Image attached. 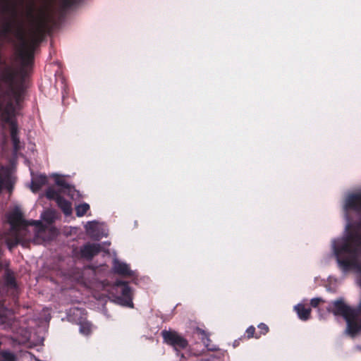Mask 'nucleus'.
<instances>
[{"label": "nucleus", "instance_id": "nucleus-1", "mask_svg": "<svg viewBox=\"0 0 361 361\" xmlns=\"http://www.w3.org/2000/svg\"><path fill=\"white\" fill-rule=\"evenodd\" d=\"M1 11L10 14L11 18L4 19L1 33L4 36L13 33L18 41L17 50L22 66L16 68L6 61H0V111L8 104L18 106L23 102L26 90V68L32 66L35 49L45 37L48 29L47 22L44 17L36 18L33 3L27 11V17L33 26L29 38L26 37L23 20L18 18L16 6L6 4Z\"/></svg>", "mask_w": 361, "mask_h": 361}, {"label": "nucleus", "instance_id": "nucleus-2", "mask_svg": "<svg viewBox=\"0 0 361 361\" xmlns=\"http://www.w3.org/2000/svg\"><path fill=\"white\" fill-rule=\"evenodd\" d=\"M1 11L10 14L11 18L4 19L1 33L4 36L13 33L18 41L17 50L22 66L16 68L6 61H0V111L8 104L18 106L23 102L26 90V68L32 66L35 49L45 37L48 29L47 22L44 17L36 18L33 3L27 11V17L33 26L29 38L26 37L23 20L18 18L16 6L6 4Z\"/></svg>", "mask_w": 361, "mask_h": 361}, {"label": "nucleus", "instance_id": "nucleus-3", "mask_svg": "<svg viewBox=\"0 0 361 361\" xmlns=\"http://www.w3.org/2000/svg\"><path fill=\"white\" fill-rule=\"evenodd\" d=\"M345 207L361 212V192L350 195L346 199ZM360 227L361 222L357 224V228ZM333 249L339 267L343 271L352 269L361 271V264L359 262L361 255V233L358 229H355L345 237L335 240Z\"/></svg>", "mask_w": 361, "mask_h": 361}, {"label": "nucleus", "instance_id": "nucleus-4", "mask_svg": "<svg viewBox=\"0 0 361 361\" xmlns=\"http://www.w3.org/2000/svg\"><path fill=\"white\" fill-rule=\"evenodd\" d=\"M326 311L345 320L349 334L354 336L361 329V300L359 305L354 308L346 304L343 298H340L331 301Z\"/></svg>", "mask_w": 361, "mask_h": 361}, {"label": "nucleus", "instance_id": "nucleus-5", "mask_svg": "<svg viewBox=\"0 0 361 361\" xmlns=\"http://www.w3.org/2000/svg\"><path fill=\"white\" fill-rule=\"evenodd\" d=\"M20 106L21 104L18 106L16 104H8V106L0 111V120L10 126L11 138L13 142V150L16 152L20 150V146L18 123L14 118L16 109H20Z\"/></svg>", "mask_w": 361, "mask_h": 361}, {"label": "nucleus", "instance_id": "nucleus-6", "mask_svg": "<svg viewBox=\"0 0 361 361\" xmlns=\"http://www.w3.org/2000/svg\"><path fill=\"white\" fill-rule=\"evenodd\" d=\"M161 336L164 343L173 347L177 352L184 350L188 346V340L176 331L163 330Z\"/></svg>", "mask_w": 361, "mask_h": 361}, {"label": "nucleus", "instance_id": "nucleus-7", "mask_svg": "<svg viewBox=\"0 0 361 361\" xmlns=\"http://www.w3.org/2000/svg\"><path fill=\"white\" fill-rule=\"evenodd\" d=\"M8 222L11 228L15 231H18L20 228H24L28 225H35L40 229H44V226L39 221H32L29 223L23 218V214L19 209H15L8 216Z\"/></svg>", "mask_w": 361, "mask_h": 361}, {"label": "nucleus", "instance_id": "nucleus-8", "mask_svg": "<svg viewBox=\"0 0 361 361\" xmlns=\"http://www.w3.org/2000/svg\"><path fill=\"white\" fill-rule=\"evenodd\" d=\"M115 285L117 287H121V297L119 299L121 304L126 307H133V292L131 288L128 286V282L117 280Z\"/></svg>", "mask_w": 361, "mask_h": 361}, {"label": "nucleus", "instance_id": "nucleus-9", "mask_svg": "<svg viewBox=\"0 0 361 361\" xmlns=\"http://www.w3.org/2000/svg\"><path fill=\"white\" fill-rule=\"evenodd\" d=\"M102 251V246L98 243H87L80 248V255L87 260H92Z\"/></svg>", "mask_w": 361, "mask_h": 361}, {"label": "nucleus", "instance_id": "nucleus-10", "mask_svg": "<svg viewBox=\"0 0 361 361\" xmlns=\"http://www.w3.org/2000/svg\"><path fill=\"white\" fill-rule=\"evenodd\" d=\"M6 188L9 192L13 190V183L10 173L2 167L0 170V192L3 188Z\"/></svg>", "mask_w": 361, "mask_h": 361}, {"label": "nucleus", "instance_id": "nucleus-11", "mask_svg": "<svg viewBox=\"0 0 361 361\" xmlns=\"http://www.w3.org/2000/svg\"><path fill=\"white\" fill-rule=\"evenodd\" d=\"M113 270L114 273L123 276H131L133 275V271L130 270L129 266L117 259L114 261Z\"/></svg>", "mask_w": 361, "mask_h": 361}, {"label": "nucleus", "instance_id": "nucleus-12", "mask_svg": "<svg viewBox=\"0 0 361 361\" xmlns=\"http://www.w3.org/2000/svg\"><path fill=\"white\" fill-rule=\"evenodd\" d=\"M48 179L46 175L39 174L32 178L31 181V190L36 193L45 185L47 184Z\"/></svg>", "mask_w": 361, "mask_h": 361}, {"label": "nucleus", "instance_id": "nucleus-13", "mask_svg": "<svg viewBox=\"0 0 361 361\" xmlns=\"http://www.w3.org/2000/svg\"><path fill=\"white\" fill-rule=\"evenodd\" d=\"M300 319L307 321L310 318L311 308L306 307L303 304H298L294 307Z\"/></svg>", "mask_w": 361, "mask_h": 361}, {"label": "nucleus", "instance_id": "nucleus-14", "mask_svg": "<svg viewBox=\"0 0 361 361\" xmlns=\"http://www.w3.org/2000/svg\"><path fill=\"white\" fill-rule=\"evenodd\" d=\"M56 204L66 216H70L72 214L71 203L62 196L58 197Z\"/></svg>", "mask_w": 361, "mask_h": 361}, {"label": "nucleus", "instance_id": "nucleus-15", "mask_svg": "<svg viewBox=\"0 0 361 361\" xmlns=\"http://www.w3.org/2000/svg\"><path fill=\"white\" fill-rule=\"evenodd\" d=\"M16 355L9 350H2L0 352V361H16Z\"/></svg>", "mask_w": 361, "mask_h": 361}, {"label": "nucleus", "instance_id": "nucleus-16", "mask_svg": "<svg viewBox=\"0 0 361 361\" xmlns=\"http://www.w3.org/2000/svg\"><path fill=\"white\" fill-rule=\"evenodd\" d=\"M90 209V205L87 203H82L75 207V213L77 216H83Z\"/></svg>", "mask_w": 361, "mask_h": 361}, {"label": "nucleus", "instance_id": "nucleus-17", "mask_svg": "<svg viewBox=\"0 0 361 361\" xmlns=\"http://www.w3.org/2000/svg\"><path fill=\"white\" fill-rule=\"evenodd\" d=\"M80 332L85 336L90 335L92 332V324L88 322H80Z\"/></svg>", "mask_w": 361, "mask_h": 361}, {"label": "nucleus", "instance_id": "nucleus-18", "mask_svg": "<svg viewBox=\"0 0 361 361\" xmlns=\"http://www.w3.org/2000/svg\"><path fill=\"white\" fill-rule=\"evenodd\" d=\"M6 243L8 246V248L10 250H12L13 247H15L16 246L20 243V238L16 235L14 238L6 239Z\"/></svg>", "mask_w": 361, "mask_h": 361}, {"label": "nucleus", "instance_id": "nucleus-19", "mask_svg": "<svg viewBox=\"0 0 361 361\" xmlns=\"http://www.w3.org/2000/svg\"><path fill=\"white\" fill-rule=\"evenodd\" d=\"M46 197L49 200H54L57 202L58 197H61V196L53 188H49L46 190Z\"/></svg>", "mask_w": 361, "mask_h": 361}, {"label": "nucleus", "instance_id": "nucleus-20", "mask_svg": "<svg viewBox=\"0 0 361 361\" xmlns=\"http://www.w3.org/2000/svg\"><path fill=\"white\" fill-rule=\"evenodd\" d=\"M258 328L259 329V333L258 334H256L255 338H259L261 337L262 335L267 334L269 330L268 326L264 323H260L258 325Z\"/></svg>", "mask_w": 361, "mask_h": 361}, {"label": "nucleus", "instance_id": "nucleus-21", "mask_svg": "<svg viewBox=\"0 0 361 361\" xmlns=\"http://www.w3.org/2000/svg\"><path fill=\"white\" fill-rule=\"evenodd\" d=\"M256 334H258L256 333L255 326H250L246 329L245 337H246L247 339H250L251 338H255Z\"/></svg>", "mask_w": 361, "mask_h": 361}, {"label": "nucleus", "instance_id": "nucleus-22", "mask_svg": "<svg viewBox=\"0 0 361 361\" xmlns=\"http://www.w3.org/2000/svg\"><path fill=\"white\" fill-rule=\"evenodd\" d=\"M78 0H61L62 7L64 9H68L77 4Z\"/></svg>", "mask_w": 361, "mask_h": 361}, {"label": "nucleus", "instance_id": "nucleus-23", "mask_svg": "<svg viewBox=\"0 0 361 361\" xmlns=\"http://www.w3.org/2000/svg\"><path fill=\"white\" fill-rule=\"evenodd\" d=\"M55 182L57 185L61 186L64 189L69 190L71 188V185L64 179L61 178H56Z\"/></svg>", "mask_w": 361, "mask_h": 361}, {"label": "nucleus", "instance_id": "nucleus-24", "mask_svg": "<svg viewBox=\"0 0 361 361\" xmlns=\"http://www.w3.org/2000/svg\"><path fill=\"white\" fill-rule=\"evenodd\" d=\"M195 334L201 336V339L204 341L205 339L209 341L208 334L203 329L197 327L195 329Z\"/></svg>", "mask_w": 361, "mask_h": 361}, {"label": "nucleus", "instance_id": "nucleus-25", "mask_svg": "<svg viewBox=\"0 0 361 361\" xmlns=\"http://www.w3.org/2000/svg\"><path fill=\"white\" fill-rule=\"evenodd\" d=\"M6 283L8 286H10L11 288H15L17 286L15 278L10 275L7 276L6 279Z\"/></svg>", "mask_w": 361, "mask_h": 361}, {"label": "nucleus", "instance_id": "nucleus-26", "mask_svg": "<svg viewBox=\"0 0 361 361\" xmlns=\"http://www.w3.org/2000/svg\"><path fill=\"white\" fill-rule=\"evenodd\" d=\"M324 300L323 299H322L321 298H312L311 300H310V305L312 307H317L319 306V305L321 303V302H324Z\"/></svg>", "mask_w": 361, "mask_h": 361}, {"label": "nucleus", "instance_id": "nucleus-27", "mask_svg": "<svg viewBox=\"0 0 361 361\" xmlns=\"http://www.w3.org/2000/svg\"><path fill=\"white\" fill-rule=\"evenodd\" d=\"M42 218L44 221H46L48 223H51L54 220V216H53L52 212H45L43 214Z\"/></svg>", "mask_w": 361, "mask_h": 361}, {"label": "nucleus", "instance_id": "nucleus-28", "mask_svg": "<svg viewBox=\"0 0 361 361\" xmlns=\"http://www.w3.org/2000/svg\"><path fill=\"white\" fill-rule=\"evenodd\" d=\"M238 345H239V341H235L234 343H233V346L236 347Z\"/></svg>", "mask_w": 361, "mask_h": 361}, {"label": "nucleus", "instance_id": "nucleus-29", "mask_svg": "<svg viewBox=\"0 0 361 361\" xmlns=\"http://www.w3.org/2000/svg\"><path fill=\"white\" fill-rule=\"evenodd\" d=\"M360 349L361 350V347L360 348Z\"/></svg>", "mask_w": 361, "mask_h": 361}]
</instances>
